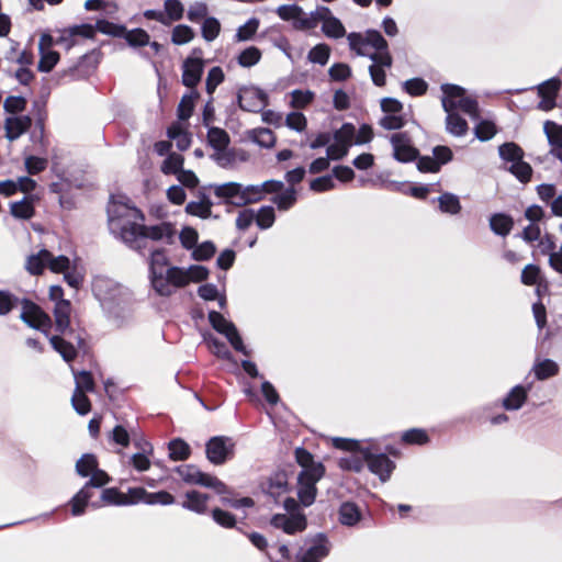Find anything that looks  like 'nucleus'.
I'll return each mask as SVG.
<instances>
[{"label":"nucleus","instance_id":"c9c22d12","mask_svg":"<svg viewBox=\"0 0 562 562\" xmlns=\"http://www.w3.org/2000/svg\"><path fill=\"white\" fill-rule=\"evenodd\" d=\"M10 213L13 217L19 220H29L34 215L33 200L30 196H24L20 201L10 204Z\"/></svg>","mask_w":562,"mask_h":562},{"label":"nucleus","instance_id":"4468645a","mask_svg":"<svg viewBox=\"0 0 562 562\" xmlns=\"http://www.w3.org/2000/svg\"><path fill=\"white\" fill-rule=\"evenodd\" d=\"M284 188L282 181L267 180L260 184H241L240 206L261 201L266 194L279 192Z\"/></svg>","mask_w":562,"mask_h":562},{"label":"nucleus","instance_id":"774afa93","mask_svg":"<svg viewBox=\"0 0 562 562\" xmlns=\"http://www.w3.org/2000/svg\"><path fill=\"white\" fill-rule=\"evenodd\" d=\"M403 89L413 97H419L427 92L428 83L423 78H412L403 82Z\"/></svg>","mask_w":562,"mask_h":562},{"label":"nucleus","instance_id":"5701e85b","mask_svg":"<svg viewBox=\"0 0 562 562\" xmlns=\"http://www.w3.org/2000/svg\"><path fill=\"white\" fill-rule=\"evenodd\" d=\"M182 83L188 88H194L201 80L204 64L200 58H187L183 63Z\"/></svg>","mask_w":562,"mask_h":562},{"label":"nucleus","instance_id":"2f4dec72","mask_svg":"<svg viewBox=\"0 0 562 562\" xmlns=\"http://www.w3.org/2000/svg\"><path fill=\"white\" fill-rule=\"evenodd\" d=\"M514 226V220L512 216L505 213H495L490 217V228L498 236H507Z\"/></svg>","mask_w":562,"mask_h":562},{"label":"nucleus","instance_id":"473e14b6","mask_svg":"<svg viewBox=\"0 0 562 562\" xmlns=\"http://www.w3.org/2000/svg\"><path fill=\"white\" fill-rule=\"evenodd\" d=\"M50 258V251L47 249H41L37 254L30 255L25 262V269L31 274H41L45 268H47V262Z\"/></svg>","mask_w":562,"mask_h":562},{"label":"nucleus","instance_id":"1a4fd4ad","mask_svg":"<svg viewBox=\"0 0 562 562\" xmlns=\"http://www.w3.org/2000/svg\"><path fill=\"white\" fill-rule=\"evenodd\" d=\"M92 290L102 307L112 302H123L124 297L130 296V292L125 286L104 277H98L94 279Z\"/></svg>","mask_w":562,"mask_h":562},{"label":"nucleus","instance_id":"8fccbe9b","mask_svg":"<svg viewBox=\"0 0 562 562\" xmlns=\"http://www.w3.org/2000/svg\"><path fill=\"white\" fill-rule=\"evenodd\" d=\"M123 36L132 47H143L149 44V34L143 29L125 30Z\"/></svg>","mask_w":562,"mask_h":562},{"label":"nucleus","instance_id":"338daca9","mask_svg":"<svg viewBox=\"0 0 562 562\" xmlns=\"http://www.w3.org/2000/svg\"><path fill=\"white\" fill-rule=\"evenodd\" d=\"M251 139L261 147L270 148L274 145L276 137L269 128H256L251 133Z\"/></svg>","mask_w":562,"mask_h":562},{"label":"nucleus","instance_id":"6ab92c4d","mask_svg":"<svg viewBox=\"0 0 562 562\" xmlns=\"http://www.w3.org/2000/svg\"><path fill=\"white\" fill-rule=\"evenodd\" d=\"M316 15L318 23L322 22L323 33L330 38H341L346 34L345 26L338 18H336L329 8L318 5L316 8Z\"/></svg>","mask_w":562,"mask_h":562},{"label":"nucleus","instance_id":"a19ab883","mask_svg":"<svg viewBox=\"0 0 562 562\" xmlns=\"http://www.w3.org/2000/svg\"><path fill=\"white\" fill-rule=\"evenodd\" d=\"M439 209L443 213L451 215L459 214L461 211V203L459 198L450 192H445L438 196Z\"/></svg>","mask_w":562,"mask_h":562},{"label":"nucleus","instance_id":"b1692460","mask_svg":"<svg viewBox=\"0 0 562 562\" xmlns=\"http://www.w3.org/2000/svg\"><path fill=\"white\" fill-rule=\"evenodd\" d=\"M209 501L210 496L207 494L192 490L184 494V501L181 503V506L198 515H205L209 512Z\"/></svg>","mask_w":562,"mask_h":562},{"label":"nucleus","instance_id":"cd10ccee","mask_svg":"<svg viewBox=\"0 0 562 562\" xmlns=\"http://www.w3.org/2000/svg\"><path fill=\"white\" fill-rule=\"evenodd\" d=\"M288 490V479L286 474L283 472H279L270 476L263 487V491L271 496L274 502H278L279 497L286 494Z\"/></svg>","mask_w":562,"mask_h":562},{"label":"nucleus","instance_id":"de8ad7c7","mask_svg":"<svg viewBox=\"0 0 562 562\" xmlns=\"http://www.w3.org/2000/svg\"><path fill=\"white\" fill-rule=\"evenodd\" d=\"M98 468L94 454L86 453L76 462V472L82 477L89 476Z\"/></svg>","mask_w":562,"mask_h":562},{"label":"nucleus","instance_id":"aec40b11","mask_svg":"<svg viewBox=\"0 0 562 562\" xmlns=\"http://www.w3.org/2000/svg\"><path fill=\"white\" fill-rule=\"evenodd\" d=\"M238 105L248 112H259L267 105V94L258 88H243L237 95Z\"/></svg>","mask_w":562,"mask_h":562},{"label":"nucleus","instance_id":"39448f33","mask_svg":"<svg viewBox=\"0 0 562 562\" xmlns=\"http://www.w3.org/2000/svg\"><path fill=\"white\" fill-rule=\"evenodd\" d=\"M283 507L288 514H276L271 518V525L289 535L303 531L306 528V518L304 514L299 513L297 502L292 497H286L283 501Z\"/></svg>","mask_w":562,"mask_h":562},{"label":"nucleus","instance_id":"4c0bfd02","mask_svg":"<svg viewBox=\"0 0 562 562\" xmlns=\"http://www.w3.org/2000/svg\"><path fill=\"white\" fill-rule=\"evenodd\" d=\"M153 450L151 443L145 442V447L142 448V451L134 453L131 457V465L138 472L147 471L150 468V460L148 456L153 453Z\"/></svg>","mask_w":562,"mask_h":562},{"label":"nucleus","instance_id":"0eeeda50","mask_svg":"<svg viewBox=\"0 0 562 562\" xmlns=\"http://www.w3.org/2000/svg\"><path fill=\"white\" fill-rule=\"evenodd\" d=\"M90 480L85 486L71 498V513L74 516L83 514L85 507L92 498V488L102 487L110 482V476L103 470L97 468L91 474Z\"/></svg>","mask_w":562,"mask_h":562},{"label":"nucleus","instance_id":"9b49d317","mask_svg":"<svg viewBox=\"0 0 562 562\" xmlns=\"http://www.w3.org/2000/svg\"><path fill=\"white\" fill-rule=\"evenodd\" d=\"M333 445L335 448L347 450L352 452L351 454L340 458L339 467L342 470L360 472L364 468L366 460L363 458L362 450L364 448L360 447L359 441L350 440L345 438H334Z\"/></svg>","mask_w":562,"mask_h":562},{"label":"nucleus","instance_id":"6e6552de","mask_svg":"<svg viewBox=\"0 0 562 562\" xmlns=\"http://www.w3.org/2000/svg\"><path fill=\"white\" fill-rule=\"evenodd\" d=\"M323 465L301 471L297 476V497L304 506H310L316 498V483L324 476Z\"/></svg>","mask_w":562,"mask_h":562},{"label":"nucleus","instance_id":"a18cd8bd","mask_svg":"<svg viewBox=\"0 0 562 562\" xmlns=\"http://www.w3.org/2000/svg\"><path fill=\"white\" fill-rule=\"evenodd\" d=\"M562 82L558 77H552L537 87L538 95L540 98H552L557 99V95L561 89Z\"/></svg>","mask_w":562,"mask_h":562},{"label":"nucleus","instance_id":"a878e982","mask_svg":"<svg viewBox=\"0 0 562 562\" xmlns=\"http://www.w3.org/2000/svg\"><path fill=\"white\" fill-rule=\"evenodd\" d=\"M214 194L227 204L240 206L241 184L238 182H227L214 186Z\"/></svg>","mask_w":562,"mask_h":562},{"label":"nucleus","instance_id":"c85d7f7f","mask_svg":"<svg viewBox=\"0 0 562 562\" xmlns=\"http://www.w3.org/2000/svg\"><path fill=\"white\" fill-rule=\"evenodd\" d=\"M181 272L183 273V280L180 281V283H172L171 295L176 292L177 289L186 286L191 281L200 282L205 280L209 276V270L205 267L199 265L190 266L188 269L181 268Z\"/></svg>","mask_w":562,"mask_h":562},{"label":"nucleus","instance_id":"79ce46f5","mask_svg":"<svg viewBox=\"0 0 562 562\" xmlns=\"http://www.w3.org/2000/svg\"><path fill=\"white\" fill-rule=\"evenodd\" d=\"M499 157L507 162L515 164L524 158V150L516 143H504L498 147Z\"/></svg>","mask_w":562,"mask_h":562},{"label":"nucleus","instance_id":"a211bd4d","mask_svg":"<svg viewBox=\"0 0 562 562\" xmlns=\"http://www.w3.org/2000/svg\"><path fill=\"white\" fill-rule=\"evenodd\" d=\"M71 303L69 301H61L54 306L55 328L61 335H69L77 341L79 348L85 345V339L80 334H76L69 329L70 325Z\"/></svg>","mask_w":562,"mask_h":562},{"label":"nucleus","instance_id":"5fc2aeb1","mask_svg":"<svg viewBox=\"0 0 562 562\" xmlns=\"http://www.w3.org/2000/svg\"><path fill=\"white\" fill-rule=\"evenodd\" d=\"M209 322L217 333L224 336L235 327L234 323L227 321L221 313L216 311H211L209 313Z\"/></svg>","mask_w":562,"mask_h":562},{"label":"nucleus","instance_id":"f257e3e1","mask_svg":"<svg viewBox=\"0 0 562 562\" xmlns=\"http://www.w3.org/2000/svg\"><path fill=\"white\" fill-rule=\"evenodd\" d=\"M108 217L111 233L119 236L134 249L139 250L144 248L147 238L160 240L172 236L170 224L142 225L139 223L144 220L142 212L135 206H130L123 202H112L108 207Z\"/></svg>","mask_w":562,"mask_h":562},{"label":"nucleus","instance_id":"2eb2a0df","mask_svg":"<svg viewBox=\"0 0 562 562\" xmlns=\"http://www.w3.org/2000/svg\"><path fill=\"white\" fill-rule=\"evenodd\" d=\"M393 148V157L400 162H411L418 158V150L413 146L408 133L398 132L390 136Z\"/></svg>","mask_w":562,"mask_h":562},{"label":"nucleus","instance_id":"c03bdc74","mask_svg":"<svg viewBox=\"0 0 562 562\" xmlns=\"http://www.w3.org/2000/svg\"><path fill=\"white\" fill-rule=\"evenodd\" d=\"M169 457L175 461H182L189 458L190 447L180 438L173 439L168 445Z\"/></svg>","mask_w":562,"mask_h":562},{"label":"nucleus","instance_id":"6e6d98bb","mask_svg":"<svg viewBox=\"0 0 562 562\" xmlns=\"http://www.w3.org/2000/svg\"><path fill=\"white\" fill-rule=\"evenodd\" d=\"M543 131L550 146L562 147V125L553 121H547L543 125Z\"/></svg>","mask_w":562,"mask_h":562},{"label":"nucleus","instance_id":"680f3d73","mask_svg":"<svg viewBox=\"0 0 562 562\" xmlns=\"http://www.w3.org/2000/svg\"><path fill=\"white\" fill-rule=\"evenodd\" d=\"M76 381V390L77 392H93L94 390V381L89 371H80L76 372L72 370Z\"/></svg>","mask_w":562,"mask_h":562},{"label":"nucleus","instance_id":"052dcab7","mask_svg":"<svg viewBox=\"0 0 562 562\" xmlns=\"http://www.w3.org/2000/svg\"><path fill=\"white\" fill-rule=\"evenodd\" d=\"M508 171L522 183H527L531 179L532 175L531 166L522 159L512 164Z\"/></svg>","mask_w":562,"mask_h":562},{"label":"nucleus","instance_id":"c756f323","mask_svg":"<svg viewBox=\"0 0 562 562\" xmlns=\"http://www.w3.org/2000/svg\"><path fill=\"white\" fill-rule=\"evenodd\" d=\"M362 514L357 504L345 502L338 510V520L341 525L353 527L361 520Z\"/></svg>","mask_w":562,"mask_h":562},{"label":"nucleus","instance_id":"bf43d9fd","mask_svg":"<svg viewBox=\"0 0 562 562\" xmlns=\"http://www.w3.org/2000/svg\"><path fill=\"white\" fill-rule=\"evenodd\" d=\"M164 13L169 21V25L173 21H179L183 16L184 7L179 0H165Z\"/></svg>","mask_w":562,"mask_h":562},{"label":"nucleus","instance_id":"864d4df0","mask_svg":"<svg viewBox=\"0 0 562 562\" xmlns=\"http://www.w3.org/2000/svg\"><path fill=\"white\" fill-rule=\"evenodd\" d=\"M521 282L526 285L537 284V292L540 293L541 270L536 265H527L521 271Z\"/></svg>","mask_w":562,"mask_h":562},{"label":"nucleus","instance_id":"ddd939ff","mask_svg":"<svg viewBox=\"0 0 562 562\" xmlns=\"http://www.w3.org/2000/svg\"><path fill=\"white\" fill-rule=\"evenodd\" d=\"M234 448L235 442L232 438L226 436L212 437L205 446L206 458L215 465L223 464L233 458Z\"/></svg>","mask_w":562,"mask_h":562},{"label":"nucleus","instance_id":"423d86ee","mask_svg":"<svg viewBox=\"0 0 562 562\" xmlns=\"http://www.w3.org/2000/svg\"><path fill=\"white\" fill-rule=\"evenodd\" d=\"M176 472L187 484L212 488L218 495L227 494L229 492V488L225 483L214 475L200 471V469L193 464L180 465L176 469Z\"/></svg>","mask_w":562,"mask_h":562},{"label":"nucleus","instance_id":"37998d69","mask_svg":"<svg viewBox=\"0 0 562 562\" xmlns=\"http://www.w3.org/2000/svg\"><path fill=\"white\" fill-rule=\"evenodd\" d=\"M198 98L199 93L196 91H190L182 95L177 110L179 120L186 121L192 115L194 102Z\"/></svg>","mask_w":562,"mask_h":562},{"label":"nucleus","instance_id":"20e7f679","mask_svg":"<svg viewBox=\"0 0 562 562\" xmlns=\"http://www.w3.org/2000/svg\"><path fill=\"white\" fill-rule=\"evenodd\" d=\"M347 40L350 48L360 56L390 53L386 40L375 30H368L364 34L349 33Z\"/></svg>","mask_w":562,"mask_h":562},{"label":"nucleus","instance_id":"13d9d810","mask_svg":"<svg viewBox=\"0 0 562 562\" xmlns=\"http://www.w3.org/2000/svg\"><path fill=\"white\" fill-rule=\"evenodd\" d=\"M194 37L193 30L186 25V24H179L173 27L171 33V42L175 45H184L189 42H191Z\"/></svg>","mask_w":562,"mask_h":562},{"label":"nucleus","instance_id":"72a5a7b5","mask_svg":"<svg viewBox=\"0 0 562 562\" xmlns=\"http://www.w3.org/2000/svg\"><path fill=\"white\" fill-rule=\"evenodd\" d=\"M446 117V130L449 134L456 137H462L468 133L469 126L467 121L453 111H445Z\"/></svg>","mask_w":562,"mask_h":562},{"label":"nucleus","instance_id":"ea45409f","mask_svg":"<svg viewBox=\"0 0 562 562\" xmlns=\"http://www.w3.org/2000/svg\"><path fill=\"white\" fill-rule=\"evenodd\" d=\"M207 142L217 151L224 150L229 144V136L223 128L210 127L207 131Z\"/></svg>","mask_w":562,"mask_h":562},{"label":"nucleus","instance_id":"7ed1b4c3","mask_svg":"<svg viewBox=\"0 0 562 562\" xmlns=\"http://www.w3.org/2000/svg\"><path fill=\"white\" fill-rule=\"evenodd\" d=\"M442 98L441 104L445 111L461 110L471 119L477 120L480 117L479 103L476 99L467 95L465 89L452 83L441 85Z\"/></svg>","mask_w":562,"mask_h":562},{"label":"nucleus","instance_id":"dca6fc26","mask_svg":"<svg viewBox=\"0 0 562 562\" xmlns=\"http://www.w3.org/2000/svg\"><path fill=\"white\" fill-rule=\"evenodd\" d=\"M369 470L379 476L381 482L390 480L395 463L385 453H372L369 448L362 450Z\"/></svg>","mask_w":562,"mask_h":562},{"label":"nucleus","instance_id":"412c9836","mask_svg":"<svg viewBox=\"0 0 562 562\" xmlns=\"http://www.w3.org/2000/svg\"><path fill=\"white\" fill-rule=\"evenodd\" d=\"M330 551V543L323 535H318L306 550H301L295 555L294 562H321Z\"/></svg>","mask_w":562,"mask_h":562},{"label":"nucleus","instance_id":"f3484780","mask_svg":"<svg viewBox=\"0 0 562 562\" xmlns=\"http://www.w3.org/2000/svg\"><path fill=\"white\" fill-rule=\"evenodd\" d=\"M131 295L124 297L123 302H112L109 305L103 306V311L109 322L116 328H124L132 323L133 312L131 308Z\"/></svg>","mask_w":562,"mask_h":562},{"label":"nucleus","instance_id":"69168bd1","mask_svg":"<svg viewBox=\"0 0 562 562\" xmlns=\"http://www.w3.org/2000/svg\"><path fill=\"white\" fill-rule=\"evenodd\" d=\"M402 441L408 445H425L429 441V437L424 429L412 428L403 432Z\"/></svg>","mask_w":562,"mask_h":562},{"label":"nucleus","instance_id":"f8f14e48","mask_svg":"<svg viewBox=\"0 0 562 562\" xmlns=\"http://www.w3.org/2000/svg\"><path fill=\"white\" fill-rule=\"evenodd\" d=\"M20 305L22 306L20 314L21 321L31 328L41 330L48 336V331L52 327V319L49 315L46 314L37 304L27 299H20Z\"/></svg>","mask_w":562,"mask_h":562},{"label":"nucleus","instance_id":"4be33fe9","mask_svg":"<svg viewBox=\"0 0 562 562\" xmlns=\"http://www.w3.org/2000/svg\"><path fill=\"white\" fill-rule=\"evenodd\" d=\"M372 64L369 66L370 77L372 82L378 87L385 86L386 75L385 69L391 68L393 59L390 53L371 54L369 57Z\"/></svg>","mask_w":562,"mask_h":562},{"label":"nucleus","instance_id":"49530a36","mask_svg":"<svg viewBox=\"0 0 562 562\" xmlns=\"http://www.w3.org/2000/svg\"><path fill=\"white\" fill-rule=\"evenodd\" d=\"M186 211L188 214L199 216L201 218H207L212 213V202L207 199L191 201L187 204Z\"/></svg>","mask_w":562,"mask_h":562},{"label":"nucleus","instance_id":"09e8293b","mask_svg":"<svg viewBox=\"0 0 562 562\" xmlns=\"http://www.w3.org/2000/svg\"><path fill=\"white\" fill-rule=\"evenodd\" d=\"M183 157L180 154L171 153L161 165V171L165 175H178L183 168Z\"/></svg>","mask_w":562,"mask_h":562},{"label":"nucleus","instance_id":"393cba45","mask_svg":"<svg viewBox=\"0 0 562 562\" xmlns=\"http://www.w3.org/2000/svg\"><path fill=\"white\" fill-rule=\"evenodd\" d=\"M32 125V119L29 115L10 116L5 119V137L13 142L23 135Z\"/></svg>","mask_w":562,"mask_h":562},{"label":"nucleus","instance_id":"3c124183","mask_svg":"<svg viewBox=\"0 0 562 562\" xmlns=\"http://www.w3.org/2000/svg\"><path fill=\"white\" fill-rule=\"evenodd\" d=\"M256 224L260 229L270 228L276 221V214L272 206H261L257 213H255Z\"/></svg>","mask_w":562,"mask_h":562},{"label":"nucleus","instance_id":"e433bc0d","mask_svg":"<svg viewBox=\"0 0 562 562\" xmlns=\"http://www.w3.org/2000/svg\"><path fill=\"white\" fill-rule=\"evenodd\" d=\"M532 371L536 378L542 381L557 375L559 372V366L555 361L551 359H542L536 361V363L532 367Z\"/></svg>","mask_w":562,"mask_h":562},{"label":"nucleus","instance_id":"603ef678","mask_svg":"<svg viewBox=\"0 0 562 562\" xmlns=\"http://www.w3.org/2000/svg\"><path fill=\"white\" fill-rule=\"evenodd\" d=\"M20 305V297L8 290H0V316H5Z\"/></svg>","mask_w":562,"mask_h":562},{"label":"nucleus","instance_id":"f03ea898","mask_svg":"<svg viewBox=\"0 0 562 562\" xmlns=\"http://www.w3.org/2000/svg\"><path fill=\"white\" fill-rule=\"evenodd\" d=\"M149 271L151 286L160 296H170L172 283L183 280L180 267H168V258L162 249L151 250Z\"/></svg>","mask_w":562,"mask_h":562},{"label":"nucleus","instance_id":"7c9ffc66","mask_svg":"<svg viewBox=\"0 0 562 562\" xmlns=\"http://www.w3.org/2000/svg\"><path fill=\"white\" fill-rule=\"evenodd\" d=\"M528 390L520 384L514 386L503 400V407L506 411H517L522 407L528 397Z\"/></svg>","mask_w":562,"mask_h":562},{"label":"nucleus","instance_id":"f704fd0d","mask_svg":"<svg viewBox=\"0 0 562 562\" xmlns=\"http://www.w3.org/2000/svg\"><path fill=\"white\" fill-rule=\"evenodd\" d=\"M49 342L66 362L72 361L77 357V348L60 336L49 337Z\"/></svg>","mask_w":562,"mask_h":562},{"label":"nucleus","instance_id":"e2e57ef3","mask_svg":"<svg viewBox=\"0 0 562 562\" xmlns=\"http://www.w3.org/2000/svg\"><path fill=\"white\" fill-rule=\"evenodd\" d=\"M474 134L481 142H487L496 134V126L492 121L482 120L476 124Z\"/></svg>","mask_w":562,"mask_h":562},{"label":"nucleus","instance_id":"9d476101","mask_svg":"<svg viewBox=\"0 0 562 562\" xmlns=\"http://www.w3.org/2000/svg\"><path fill=\"white\" fill-rule=\"evenodd\" d=\"M277 14L283 21H292L295 30L310 31L318 25L316 9L306 14L297 4H282L277 8Z\"/></svg>","mask_w":562,"mask_h":562},{"label":"nucleus","instance_id":"58836bf2","mask_svg":"<svg viewBox=\"0 0 562 562\" xmlns=\"http://www.w3.org/2000/svg\"><path fill=\"white\" fill-rule=\"evenodd\" d=\"M271 200L277 205L280 211H288L291 209L296 202V190L293 187H289L286 189H282L277 192Z\"/></svg>","mask_w":562,"mask_h":562},{"label":"nucleus","instance_id":"0e129e2a","mask_svg":"<svg viewBox=\"0 0 562 562\" xmlns=\"http://www.w3.org/2000/svg\"><path fill=\"white\" fill-rule=\"evenodd\" d=\"M405 122L401 113H386L379 120V125L386 131H393L402 128Z\"/></svg>","mask_w":562,"mask_h":562},{"label":"nucleus","instance_id":"bb28decb","mask_svg":"<svg viewBox=\"0 0 562 562\" xmlns=\"http://www.w3.org/2000/svg\"><path fill=\"white\" fill-rule=\"evenodd\" d=\"M138 501L144 502L147 505H171L175 503V497L172 494L166 491H159L154 493H148L144 488H135L131 491Z\"/></svg>","mask_w":562,"mask_h":562},{"label":"nucleus","instance_id":"4d7b16f0","mask_svg":"<svg viewBox=\"0 0 562 562\" xmlns=\"http://www.w3.org/2000/svg\"><path fill=\"white\" fill-rule=\"evenodd\" d=\"M220 31H221V24L216 18L209 16V18L204 19V21L202 23V27H201V33H202V37L206 42L214 41L218 36Z\"/></svg>","mask_w":562,"mask_h":562}]
</instances>
